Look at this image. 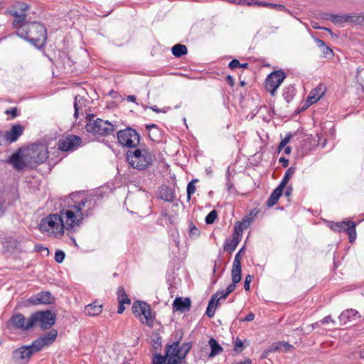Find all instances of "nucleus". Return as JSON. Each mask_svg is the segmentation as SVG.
Returning a JSON list of instances; mask_svg holds the SVG:
<instances>
[{"label": "nucleus", "instance_id": "nucleus-3", "mask_svg": "<svg viewBox=\"0 0 364 364\" xmlns=\"http://www.w3.org/2000/svg\"><path fill=\"white\" fill-rule=\"evenodd\" d=\"M16 34L36 48L44 46L47 40V30L43 23L32 21L22 25Z\"/></svg>", "mask_w": 364, "mask_h": 364}, {"label": "nucleus", "instance_id": "nucleus-25", "mask_svg": "<svg viewBox=\"0 0 364 364\" xmlns=\"http://www.w3.org/2000/svg\"><path fill=\"white\" fill-rule=\"evenodd\" d=\"M6 14L14 16L15 18L12 21V26L15 28H16V31L18 30V28L23 25L24 23H27L26 21V14L24 13H18L17 11H6Z\"/></svg>", "mask_w": 364, "mask_h": 364}, {"label": "nucleus", "instance_id": "nucleus-34", "mask_svg": "<svg viewBox=\"0 0 364 364\" xmlns=\"http://www.w3.org/2000/svg\"><path fill=\"white\" fill-rule=\"evenodd\" d=\"M295 171H296V168L295 167L291 166V167L289 168L287 170V171H286V173H285V174H284V177H283V178H282V180L280 182L279 186H280L281 187L285 188V187L287 186L289 181L290 179V178L295 173Z\"/></svg>", "mask_w": 364, "mask_h": 364}, {"label": "nucleus", "instance_id": "nucleus-41", "mask_svg": "<svg viewBox=\"0 0 364 364\" xmlns=\"http://www.w3.org/2000/svg\"><path fill=\"white\" fill-rule=\"evenodd\" d=\"M228 66L230 69L234 70L238 68H247L249 64L247 63H240L237 59H233L229 63Z\"/></svg>", "mask_w": 364, "mask_h": 364}, {"label": "nucleus", "instance_id": "nucleus-31", "mask_svg": "<svg viewBox=\"0 0 364 364\" xmlns=\"http://www.w3.org/2000/svg\"><path fill=\"white\" fill-rule=\"evenodd\" d=\"M58 336V331L55 329H51L49 332L46 333L44 336L40 337L42 341L45 343L46 346L51 345Z\"/></svg>", "mask_w": 364, "mask_h": 364}, {"label": "nucleus", "instance_id": "nucleus-17", "mask_svg": "<svg viewBox=\"0 0 364 364\" xmlns=\"http://www.w3.org/2000/svg\"><path fill=\"white\" fill-rule=\"evenodd\" d=\"M223 294H225V292L223 291H218L211 296V298L208 302V305L206 309V311H205L206 315L209 318H212L214 316L215 309H216V306H217L219 301L222 299H225L226 298V297H221V295H223Z\"/></svg>", "mask_w": 364, "mask_h": 364}, {"label": "nucleus", "instance_id": "nucleus-42", "mask_svg": "<svg viewBox=\"0 0 364 364\" xmlns=\"http://www.w3.org/2000/svg\"><path fill=\"white\" fill-rule=\"evenodd\" d=\"M353 23L364 26V12L360 14L353 13Z\"/></svg>", "mask_w": 364, "mask_h": 364}, {"label": "nucleus", "instance_id": "nucleus-51", "mask_svg": "<svg viewBox=\"0 0 364 364\" xmlns=\"http://www.w3.org/2000/svg\"><path fill=\"white\" fill-rule=\"evenodd\" d=\"M149 136L152 141H158L161 136V133L156 134V130L154 129L151 132H149Z\"/></svg>", "mask_w": 364, "mask_h": 364}, {"label": "nucleus", "instance_id": "nucleus-37", "mask_svg": "<svg viewBox=\"0 0 364 364\" xmlns=\"http://www.w3.org/2000/svg\"><path fill=\"white\" fill-rule=\"evenodd\" d=\"M282 345H284L283 342L272 343L269 348L264 352L262 357L266 358L269 352H274L281 350L283 347Z\"/></svg>", "mask_w": 364, "mask_h": 364}, {"label": "nucleus", "instance_id": "nucleus-38", "mask_svg": "<svg viewBox=\"0 0 364 364\" xmlns=\"http://www.w3.org/2000/svg\"><path fill=\"white\" fill-rule=\"evenodd\" d=\"M198 182V179H192L187 186V198L189 201L191 200V196L195 193L196 188L195 186V183Z\"/></svg>", "mask_w": 364, "mask_h": 364}, {"label": "nucleus", "instance_id": "nucleus-40", "mask_svg": "<svg viewBox=\"0 0 364 364\" xmlns=\"http://www.w3.org/2000/svg\"><path fill=\"white\" fill-rule=\"evenodd\" d=\"M80 100H82V98L79 96H76L75 97V102H74V108H75V112H74V117L77 119L80 111H82V106L81 105Z\"/></svg>", "mask_w": 364, "mask_h": 364}, {"label": "nucleus", "instance_id": "nucleus-30", "mask_svg": "<svg viewBox=\"0 0 364 364\" xmlns=\"http://www.w3.org/2000/svg\"><path fill=\"white\" fill-rule=\"evenodd\" d=\"M30 9V6L28 4L22 1H16L15 2L9 9L6 10V11H16L18 13H24L26 14V12Z\"/></svg>", "mask_w": 364, "mask_h": 364}, {"label": "nucleus", "instance_id": "nucleus-64", "mask_svg": "<svg viewBox=\"0 0 364 364\" xmlns=\"http://www.w3.org/2000/svg\"><path fill=\"white\" fill-rule=\"evenodd\" d=\"M339 225H340V223H333L331 225V229L333 230L334 231L340 232L341 229H340V226Z\"/></svg>", "mask_w": 364, "mask_h": 364}, {"label": "nucleus", "instance_id": "nucleus-52", "mask_svg": "<svg viewBox=\"0 0 364 364\" xmlns=\"http://www.w3.org/2000/svg\"><path fill=\"white\" fill-rule=\"evenodd\" d=\"M290 139H291V134L289 135H287L285 136L284 139H283L279 145V149L281 150L282 149H283L284 147L286 146V145L287 144V143H289V141H290Z\"/></svg>", "mask_w": 364, "mask_h": 364}, {"label": "nucleus", "instance_id": "nucleus-58", "mask_svg": "<svg viewBox=\"0 0 364 364\" xmlns=\"http://www.w3.org/2000/svg\"><path fill=\"white\" fill-rule=\"evenodd\" d=\"M322 324H327L329 323H335V321L332 319L331 316L330 315L326 316L324 317L322 320L320 321Z\"/></svg>", "mask_w": 364, "mask_h": 364}, {"label": "nucleus", "instance_id": "nucleus-44", "mask_svg": "<svg viewBox=\"0 0 364 364\" xmlns=\"http://www.w3.org/2000/svg\"><path fill=\"white\" fill-rule=\"evenodd\" d=\"M218 217V213L215 210H211L205 217V223L207 224H213Z\"/></svg>", "mask_w": 364, "mask_h": 364}, {"label": "nucleus", "instance_id": "nucleus-46", "mask_svg": "<svg viewBox=\"0 0 364 364\" xmlns=\"http://www.w3.org/2000/svg\"><path fill=\"white\" fill-rule=\"evenodd\" d=\"M65 259V253L62 250H57L55 254V260L58 263H61Z\"/></svg>", "mask_w": 364, "mask_h": 364}, {"label": "nucleus", "instance_id": "nucleus-7", "mask_svg": "<svg viewBox=\"0 0 364 364\" xmlns=\"http://www.w3.org/2000/svg\"><path fill=\"white\" fill-rule=\"evenodd\" d=\"M134 314L138 317L142 323L152 327L155 318V314L152 312L150 305L146 302L136 301L132 306Z\"/></svg>", "mask_w": 364, "mask_h": 364}, {"label": "nucleus", "instance_id": "nucleus-47", "mask_svg": "<svg viewBox=\"0 0 364 364\" xmlns=\"http://www.w3.org/2000/svg\"><path fill=\"white\" fill-rule=\"evenodd\" d=\"M267 7L279 11H284L286 10V7L282 4L268 3Z\"/></svg>", "mask_w": 364, "mask_h": 364}, {"label": "nucleus", "instance_id": "nucleus-22", "mask_svg": "<svg viewBox=\"0 0 364 364\" xmlns=\"http://www.w3.org/2000/svg\"><path fill=\"white\" fill-rule=\"evenodd\" d=\"M23 129L24 128L22 125L17 124L13 125L10 130L6 132L7 139H9V144L16 141L23 134Z\"/></svg>", "mask_w": 364, "mask_h": 364}, {"label": "nucleus", "instance_id": "nucleus-49", "mask_svg": "<svg viewBox=\"0 0 364 364\" xmlns=\"http://www.w3.org/2000/svg\"><path fill=\"white\" fill-rule=\"evenodd\" d=\"M235 350L236 351L241 352L243 348V342L239 338H237L235 341Z\"/></svg>", "mask_w": 364, "mask_h": 364}, {"label": "nucleus", "instance_id": "nucleus-4", "mask_svg": "<svg viewBox=\"0 0 364 364\" xmlns=\"http://www.w3.org/2000/svg\"><path fill=\"white\" fill-rule=\"evenodd\" d=\"M62 220L60 214H50L41 219L39 230L47 236L60 237L65 230Z\"/></svg>", "mask_w": 364, "mask_h": 364}, {"label": "nucleus", "instance_id": "nucleus-29", "mask_svg": "<svg viewBox=\"0 0 364 364\" xmlns=\"http://www.w3.org/2000/svg\"><path fill=\"white\" fill-rule=\"evenodd\" d=\"M208 344L210 347V353L209 357L213 358L223 352V349L218 341L212 338L208 341Z\"/></svg>", "mask_w": 364, "mask_h": 364}, {"label": "nucleus", "instance_id": "nucleus-23", "mask_svg": "<svg viewBox=\"0 0 364 364\" xmlns=\"http://www.w3.org/2000/svg\"><path fill=\"white\" fill-rule=\"evenodd\" d=\"M326 87L323 85H319L316 88L312 90L307 97L306 102L309 105L316 102L324 95Z\"/></svg>", "mask_w": 364, "mask_h": 364}, {"label": "nucleus", "instance_id": "nucleus-53", "mask_svg": "<svg viewBox=\"0 0 364 364\" xmlns=\"http://www.w3.org/2000/svg\"><path fill=\"white\" fill-rule=\"evenodd\" d=\"M9 143L6 137V132H0V146Z\"/></svg>", "mask_w": 364, "mask_h": 364}, {"label": "nucleus", "instance_id": "nucleus-6", "mask_svg": "<svg viewBox=\"0 0 364 364\" xmlns=\"http://www.w3.org/2000/svg\"><path fill=\"white\" fill-rule=\"evenodd\" d=\"M86 130L93 135L108 136L114 133V126L107 120L92 117L87 121Z\"/></svg>", "mask_w": 364, "mask_h": 364}, {"label": "nucleus", "instance_id": "nucleus-16", "mask_svg": "<svg viewBox=\"0 0 364 364\" xmlns=\"http://www.w3.org/2000/svg\"><path fill=\"white\" fill-rule=\"evenodd\" d=\"M165 355L168 359H176V360L178 361L184 360V358L181 357L183 355L179 348V341H175L172 344L167 345Z\"/></svg>", "mask_w": 364, "mask_h": 364}, {"label": "nucleus", "instance_id": "nucleus-59", "mask_svg": "<svg viewBox=\"0 0 364 364\" xmlns=\"http://www.w3.org/2000/svg\"><path fill=\"white\" fill-rule=\"evenodd\" d=\"M146 129H148V130L156 129V134H160V129H159L158 126L156 124H147L146 126Z\"/></svg>", "mask_w": 364, "mask_h": 364}, {"label": "nucleus", "instance_id": "nucleus-8", "mask_svg": "<svg viewBox=\"0 0 364 364\" xmlns=\"http://www.w3.org/2000/svg\"><path fill=\"white\" fill-rule=\"evenodd\" d=\"M117 136L120 145L129 148H135L140 140V135L130 127L119 131Z\"/></svg>", "mask_w": 364, "mask_h": 364}, {"label": "nucleus", "instance_id": "nucleus-48", "mask_svg": "<svg viewBox=\"0 0 364 364\" xmlns=\"http://www.w3.org/2000/svg\"><path fill=\"white\" fill-rule=\"evenodd\" d=\"M244 253H245V247H242L238 251V252L236 254L233 262L236 263L237 262V263L241 264V259H242V254H244Z\"/></svg>", "mask_w": 364, "mask_h": 364}, {"label": "nucleus", "instance_id": "nucleus-39", "mask_svg": "<svg viewBox=\"0 0 364 364\" xmlns=\"http://www.w3.org/2000/svg\"><path fill=\"white\" fill-rule=\"evenodd\" d=\"M168 360L166 355L154 354L152 357L151 364H166Z\"/></svg>", "mask_w": 364, "mask_h": 364}, {"label": "nucleus", "instance_id": "nucleus-12", "mask_svg": "<svg viewBox=\"0 0 364 364\" xmlns=\"http://www.w3.org/2000/svg\"><path fill=\"white\" fill-rule=\"evenodd\" d=\"M82 139L75 135H69L58 141V147L63 151H74L80 146Z\"/></svg>", "mask_w": 364, "mask_h": 364}, {"label": "nucleus", "instance_id": "nucleus-63", "mask_svg": "<svg viewBox=\"0 0 364 364\" xmlns=\"http://www.w3.org/2000/svg\"><path fill=\"white\" fill-rule=\"evenodd\" d=\"M279 161L282 164V166L284 167H287L289 165V160L284 157H281L279 159Z\"/></svg>", "mask_w": 364, "mask_h": 364}, {"label": "nucleus", "instance_id": "nucleus-1", "mask_svg": "<svg viewBox=\"0 0 364 364\" xmlns=\"http://www.w3.org/2000/svg\"><path fill=\"white\" fill-rule=\"evenodd\" d=\"M74 204L63 208L60 211L63 225L68 231H76L85 218L92 214L96 205L93 196L82 197L80 200L73 199Z\"/></svg>", "mask_w": 364, "mask_h": 364}, {"label": "nucleus", "instance_id": "nucleus-62", "mask_svg": "<svg viewBox=\"0 0 364 364\" xmlns=\"http://www.w3.org/2000/svg\"><path fill=\"white\" fill-rule=\"evenodd\" d=\"M228 83L231 86L233 87L235 85V80L234 78L231 75H228L226 77Z\"/></svg>", "mask_w": 364, "mask_h": 364}, {"label": "nucleus", "instance_id": "nucleus-45", "mask_svg": "<svg viewBox=\"0 0 364 364\" xmlns=\"http://www.w3.org/2000/svg\"><path fill=\"white\" fill-rule=\"evenodd\" d=\"M200 231L194 225L191 224L189 227V235L191 237H197L200 235Z\"/></svg>", "mask_w": 364, "mask_h": 364}, {"label": "nucleus", "instance_id": "nucleus-57", "mask_svg": "<svg viewBox=\"0 0 364 364\" xmlns=\"http://www.w3.org/2000/svg\"><path fill=\"white\" fill-rule=\"evenodd\" d=\"M314 41L316 43L317 46L320 48H323L326 46L325 42L318 38H314Z\"/></svg>", "mask_w": 364, "mask_h": 364}, {"label": "nucleus", "instance_id": "nucleus-10", "mask_svg": "<svg viewBox=\"0 0 364 364\" xmlns=\"http://www.w3.org/2000/svg\"><path fill=\"white\" fill-rule=\"evenodd\" d=\"M287 75L282 70H276L272 72L266 78L265 89L270 92L272 96H274L277 89L283 82Z\"/></svg>", "mask_w": 364, "mask_h": 364}, {"label": "nucleus", "instance_id": "nucleus-26", "mask_svg": "<svg viewBox=\"0 0 364 364\" xmlns=\"http://www.w3.org/2000/svg\"><path fill=\"white\" fill-rule=\"evenodd\" d=\"M159 198L167 202H173L175 198V193L171 187L164 186L160 188Z\"/></svg>", "mask_w": 364, "mask_h": 364}, {"label": "nucleus", "instance_id": "nucleus-55", "mask_svg": "<svg viewBox=\"0 0 364 364\" xmlns=\"http://www.w3.org/2000/svg\"><path fill=\"white\" fill-rule=\"evenodd\" d=\"M252 276L248 274L247 276H246L245 277V283H244V288L246 291H248L250 290V284L252 281Z\"/></svg>", "mask_w": 364, "mask_h": 364}, {"label": "nucleus", "instance_id": "nucleus-5", "mask_svg": "<svg viewBox=\"0 0 364 364\" xmlns=\"http://www.w3.org/2000/svg\"><path fill=\"white\" fill-rule=\"evenodd\" d=\"M154 156L146 149H129L127 152V161L134 168L144 170L148 168L153 161Z\"/></svg>", "mask_w": 364, "mask_h": 364}, {"label": "nucleus", "instance_id": "nucleus-24", "mask_svg": "<svg viewBox=\"0 0 364 364\" xmlns=\"http://www.w3.org/2000/svg\"><path fill=\"white\" fill-rule=\"evenodd\" d=\"M102 311V304L98 301L86 305L84 308V314L88 316H97Z\"/></svg>", "mask_w": 364, "mask_h": 364}, {"label": "nucleus", "instance_id": "nucleus-19", "mask_svg": "<svg viewBox=\"0 0 364 364\" xmlns=\"http://www.w3.org/2000/svg\"><path fill=\"white\" fill-rule=\"evenodd\" d=\"M191 301L189 298L177 297L173 303V310L175 311L185 312L191 309Z\"/></svg>", "mask_w": 364, "mask_h": 364}, {"label": "nucleus", "instance_id": "nucleus-61", "mask_svg": "<svg viewBox=\"0 0 364 364\" xmlns=\"http://www.w3.org/2000/svg\"><path fill=\"white\" fill-rule=\"evenodd\" d=\"M146 108H149V109H152L154 112H155L156 113L165 112V110H163L161 109H159L156 105L150 106V107H146Z\"/></svg>", "mask_w": 364, "mask_h": 364}, {"label": "nucleus", "instance_id": "nucleus-11", "mask_svg": "<svg viewBox=\"0 0 364 364\" xmlns=\"http://www.w3.org/2000/svg\"><path fill=\"white\" fill-rule=\"evenodd\" d=\"M6 326L9 329L28 331L33 327V324H31V316L26 319L23 314H16L6 322Z\"/></svg>", "mask_w": 364, "mask_h": 364}, {"label": "nucleus", "instance_id": "nucleus-21", "mask_svg": "<svg viewBox=\"0 0 364 364\" xmlns=\"http://www.w3.org/2000/svg\"><path fill=\"white\" fill-rule=\"evenodd\" d=\"M242 235L240 232L235 228L232 234V237L230 240H226L224 245V250L230 253L232 252L241 240Z\"/></svg>", "mask_w": 364, "mask_h": 364}, {"label": "nucleus", "instance_id": "nucleus-35", "mask_svg": "<svg viewBox=\"0 0 364 364\" xmlns=\"http://www.w3.org/2000/svg\"><path fill=\"white\" fill-rule=\"evenodd\" d=\"M45 346H46L45 343L42 341V339H41L40 337L34 340L32 343L29 345V347L33 354L41 351Z\"/></svg>", "mask_w": 364, "mask_h": 364}, {"label": "nucleus", "instance_id": "nucleus-13", "mask_svg": "<svg viewBox=\"0 0 364 364\" xmlns=\"http://www.w3.org/2000/svg\"><path fill=\"white\" fill-rule=\"evenodd\" d=\"M232 282L227 287L225 294L221 295V297H227L229 294L232 292L236 288V284L240 282L241 280V264L236 263L232 264V268L231 271Z\"/></svg>", "mask_w": 364, "mask_h": 364}, {"label": "nucleus", "instance_id": "nucleus-50", "mask_svg": "<svg viewBox=\"0 0 364 364\" xmlns=\"http://www.w3.org/2000/svg\"><path fill=\"white\" fill-rule=\"evenodd\" d=\"M5 114H11L12 119L16 117L18 115L17 107H13L5 111Z\"/></svg>", "mask_w": 364, "mask_h": 364}, {"label": "nucleus", "instance_id": "nucleus-56", "mask_svg": "<svg viewBox=\"0 0 364 364\" xmlns=\"http://www.w3.org/2000/svg\"><path fill=\"white\" fill-rule=\"evenodd\" d=\"M322 53L326 55V56H328V55H333V50L326 46L324 48H322Z\"/></svg>", "mask_w": 364, "mask_h": 364}, {"label": "nucleus", "instance_id": "nucleus-32", "mask_svg": "<svg viewBox=\"0 0 364 364\" xmlns=\"http://www.w3.org/2000/svg\"><path fill=\"white\" fill-rule=\"evenodd\" d=\"M171 52L175 57L180 58L188 53V49L185 45L178 43L172 47Z\"/></svg>", "mask_w": 364, "mask_h": 364}, {"label": "nucleus", "instance_id": "nucleus-27", "mask_svg": "<svg viewBox=\"0 0 364 364\" xmlns=\"http://www.w3.org/2000/svg\"><path fill=\"white\" fill-rule=\"evenodd\" d=\"M330 19L333 23H343L350 22L353 23V13L343 15L332 14Z\"/></svg>", "mask_w": 364, "mask_h": 364}, {"label": "nucleus", "instance_id": "nucleus-9", "mask_svg": "<svg viewBox=\"0 0 364 364\" xmlns=\"http://www.w3.org/2000/svg\"><path fill=\"white\" fill-rule=\"evenodd\" d=\"M55 321V314L50 311H38L31 316V324L33 326L39 323L42 329H48L52 326Z\"/></svg>", "mask_w": 364, "mask_h": 364}, {"label": "nucleus", "instance_id": "nucleus-20", "mask_svg": "<svg viewBox=\"0 0 364 364\" xmlns=\"http://www.w3.org/2000/svg\"><path fill=\"white\" fill-rule=\"evenodd\" d=\"M341 231H346L349 235L350 242H353L356 239L355 223L352 221L346 220L340 222Z\"/></svg>", "mask_w": 364, "mask_h": 364}, {"label": "nucleus", "instance_id": "nucleus-43", "mask_svg": "<svg viewBox=\"0 0 364 364\" xmlns=\"http://www.w3.org/2000/svg\"><path fill=\"white\" fill-rule=\"evenodd\" d=\"M192 347L191 343H183L181 346H179L181 352L182 353V358L184 359L186 358V355L188 353V352L191 350Z\"/></svg>", "mask_w": 364, "mask_h": 364}, {"label": "nucleus", "instance_id": "nucleus-60", "mask_svg": "<svg viewBox=\"0 0 364 364\" xmlns=\"http://www.w3.org/2000/svg\"><path fill=\"white\" fill-rule=\"evenodd\" d=\"M255 318V314L253 313H249L244 318L240 319L242 321H252Z\"/></svg>", "mask_w": 364, "mask_h": 364}, {"label": "nucleus", "instance_id": "nucleus-15", "mask_svg": "<svg viewBox=\"0 0 364 364\" xmlns=\"http://www.w3.org/2000/svg\"><path fill=\"white\" fill-rule=\"evenodd\" d=\"M33 355L29 346H23L12 352V358L15 361L28 362Z\"/></svg>", "mask_w": 364, "mask_h": 364}, {"label": "nucleus", "instance_id": "nucleus-28", "mask_svg": "<svg viewBox=\"0 0 364 364\" xmlns=\"http://www.w3.org/2000/svg\"><path fill=\"white\" fill-rule=\"evenodd\" d=\"M284 188L281 187L280 186H278V187L273 191L272 194L270 195L269 198H268L267 201V204L269 207H272L279 200V198L281 197Z\"/></svg>", "mask_w": 364, "mask_h": 364}, {"label": "nucleus", "instance_id": "nucleus-33", "mask_svg": "<svg viewBox=\"0 0 364 364\" xmlns=\"http://www.w3.org/2000/svg\"><path fill=\"white\" fill-rule=\"evenodd\" d=\"M296 94V89L294 85H290L284 89L283 97L287 102H289Z\"/></svg>", "mask_w": 364, "mask_h": 364}, {"label": "nucleus", "instance_id": "nucleus-14", "mask_svg": "<svg viewBox=\"0 0 364 364\" xmlns=\"http://www.w3.org/2000/svg\"><path fill=\"white\" fill-rule=\"evenodd\" d=\"M54 296L48 291H41L28 299L29 303L33 305L50 304L54 302Z\"/></svg>", "mask_w": 364, "mask_h": 364}, {"label": "nucleus", "instance_id": "nucleus-18", "mask_svg": "<svg viewBox=\"0 0 364 364\" xmlns=\"http://www.w3.org/2000/svg\"><path fill=\"white\" fill-rule=\"evenodd\" d=\"M360 316L358 311L350 309L343 311L339 316V321L341 325H346L348 322L355 321Z\"/></svg>", "mask_w": 364, "mask_h": 364}, {"label": "nucleus", "instance_id": "nucleus-2", "mask_svg": "<svg viewBox=\"0 0 364 364\" xmlns=\"http://www.w3.org/2000/svg\"><path fill=\"white\" fill-rule=\"evenodd\" d=\"M48 156L46 146L42 144H33L26 148H21L14 153L8 160L13 168L18 171L33 168L43 163Z\"/></svg>", "mask_w": 364, "mask_h": 364}, {"label": "nucleus", "instance_id": "nucleus-36", "mask_svg": "<svg viewBox=\"0 0 364 364\" xmlns=\"http://www.w3.org/2000/svg\"><path fill=\"white\" fill-rule=\"evenodd\" d=\"M117 299L119 301V304H130L131 301L128 298V296L125 292V290L123 287H119L117 289Z\"/></svg>", "mask_w": 364, "mask_h": 364}, {"label": "nucleus", "instance_id": "nucleus-54", "mask_svg": "<svg viewBox=\"0 0 364 364\" xmlns=\"http://www.w3.org/2000/svg\"><path fill=\"white\" fill-rule=\"evenodd\" d=\"M226 187H227V190L230 192V193H232L233 191H235V188L234 187V184L233 183H232L230 181V179L229 177L227 178V180H226Z\"/></svg>", "mask_w": 364, "mask_h": 364}]
</instances>
